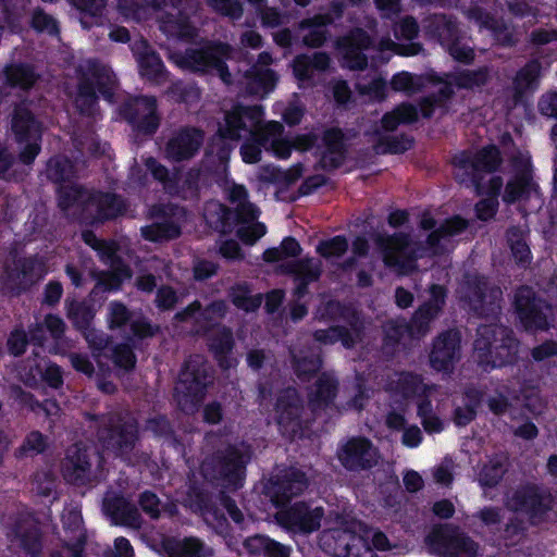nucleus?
<instances>
[{"instance_id":"obj_2","label":"nucleus","mask_w":557,"mask_h":557,"mask_svg":"<svg viewBox=\"0 0 557 557\" xmlns=\"http://www.w3.org/2000/svg\"><path fill=\"white\" fill-rule=\"evenodd\" d=\"M487 76L488 72L486 69H480L473 72H455L445 76L437 75L433 72L425 75H413L408 72L394 75L391 82L394 90L411 94L425 89L437 92L440 97L436 99L433 97L423 99L419 109L410 103H403L392 113H385V131L395 127L399 123L414 122L420 116H431L435 106L440 104L443 98H447L454 91V88H473L481 86L486 82Z\"/></svg>"},{"instance_id":"obj_17","label":"nucleus","mask_w":557,"mask_h":557,"mask_svg":"<svg viewBox=\"0 0 557 557\" xmlns=\"http://www.w3.org/2000/svg\"><path fill=\"white\" fill-rule=\"evenodd\" d=\"M87 71L88 73H84L81 79L77 95L75 96V103L83 113L91 114L96 103V87L111 102L115 76L109 67L97 63L89 62Z\"/></svg>"},{"instance_id":"obj_6","label":"nucleus","mask_w":557,"mask_h":557,"mask_svg":"<svg viewBox=\"0 0 557 557\" xmlns=\"http://www.w3.org/2000/svg\"><path fill=\"white\" fill-rule=\"evenodd\" d=\"M223 189L234 206V211L226 209L219 202H209L203 212L206 221L222 233L235 231L245 244H255L265 234L267 228L264 224L256 221L259 211L247 200L246 188L225 180Z\"/></svg>"},{"instance_id":"obj_30","label":"nucleus","mask_w":557,"mask_h":557,"mask_svg":"<svg viewBox=\"0 0 557 557\" xmlns=\"http://www.w3.org/2000/svg\"><path fill=\"white\" fill-rule=\"evenodd\" d=\"M370 44L369 36L360 29L341 40L338 50L343 59V65L351 70L362 69L367 64L363 51L369 48Z\"/></svg>"},{"instance_id":"obj_25","label":"nucleus","mask_w":557,"mask_h":557,"mask_svg":"<svg viewBox=\"0 0 557 557\" xmlns=\"http://www.w3.org/2000/svg\"><path fill=\"white\" fill-rule=\"evenodd\" d=\"M12 128L17 140L21 144L25 143L21 152L22 161L30 163L39 152L40 127L26 107H18L15 110Z\"/></svg>"},{"instance_id":"obj_39","label":"nucleus","mask_w":557,"mask_h":557,"mask_svg":"<svg viewBox=\"0 0 557 557\" xmlns=\"http://www.w3.org/2000/svg\"><path fill=\"white\" fill-rule=\"evenodd\" d=\"M162 548L169 557H212L213 552L205 547L197 539H164Z\"/></svg>"},{"instance_id":"obj_62","label":"nucleus","mask_w":557,"mask_h":557,"mask_svg":"<svg viewBox=\"0 0 557 557\" xmlns=\"http://www.w3.org/2000/svg\"><path fill=\"white\" fill-rule=\"evenodd\" d=\"M46 437L41 433L34 431L26 436L24 443L20 447V455L25 457H32L42 453L46 449Z\"/></svg>"},{"instance_id":"obj_33","label":"nucleus","mask_w":557,"mask_h":557,"mask_svg":"<svg viewBox=\"0 0 557 557\" xmlns=\"http://www.w3.org/2000/svg\"><path fill=\"white\" fill-rule=\"evenodd\" d=\"M330 66V58L323 52H315L311 57L301 54L293 60L292 69L298 86L310 84L315 73L324 72Z\"/></svg>"},{"instance_id":"obj_20","label":"nucleus","mask_w":557,"mask_h":557,"mask_svg":"<svg viewBox=\"0 0 557 557\" xmlns=\"http://www.w3.org/2000/svg\"><path fill=\"white\" fill-rule=\"evenodd\" d=\"M426 543L432 552L443 557H476L475 543L448 524L434 529Z\"/></svg>"},{"instance_id":"obj_9","label":"nucleus","mask_w":557,"mask_h":557,"mask_svg":"<svg viewBox=\"0 0 557 557\" xmlns=\"http://www.w3.org/2000/svg\"><path fill=\"white\" fill-rule=\"evenodd\" d=\"M185 7H190V0H151L146 5H139L138 0H119V9L126 18L143 21L154 15L163 33L178 38L194 35V27L184 15Z\"/></svg>"},{"instance_id":"obj_14","label":"nucleus","mask_w":557,"mask_h":557,"mask_svg":"<svg viewBox=\"0 0 557 557\" xmlns=\"http://www.w3.org/2000/svg\"><path fill=\"white\" fill-rule=\"evenodd\" d=\"M301 251L299 243L292 237L282 240L280 247L267 249L263 259L267 262L281 263V268L295 275L298 286L297 295L305 293V285L315 281L320 275V265L312 259L293 261Z\"/></svg>"},{"instance_id":"obj_64","label":"nucleus","mask_w":557,"mask_h":557,"mask_svg":"<svg viewBox=\"0 0 557 557\" xmlns=\"http://www.w3.org/2000/svg\"><path fill=\"white\" fill-rule=\"evenodd\" d=\"M418 35V25L411 17H404L394 27V36L397 40L410 41Z\"/></svg>"},{"instance_id":"obj_35","label":"nucleus","mask_w":557,"mask_h":557,"mask_svg":"<svg viewBox=\"0 0 557 557\" xmlns=\"http://www.w3.org/2000/svg\"><path fill=\"white\" fill-rule=\"evenodd\" d=\"M202 143V134L197 129H185L175 135L166 145V158L181 161L194 156Z\"/></svg>"},{"instance_id":"obj_18","label":"nucleus","mask_w":557,"mask_h":557,"mask_svg":"<svg viewBox=\"0 0 557 557\" xmlns=\"http://www.w3.org/2000/svg\"><path fill=\"white\" fill-rule=\"evenodd\" d=\"M458 294L460 300L480 315L495 318L500 309L502 290L496 287L487 289L485 278L479 275H468Z\"/></svg>"},{"instance_id":"obj_12","label":"nucleus","mask_w":557,"mask_h":557,"mask_svg":"<svg viewBox=\"0 0 557 557\" xmlns=\"http://www.w3.org/2000/svg\"><path fill=\"white\" fill-rule=\"evenodd\" d=\"M94 314V309L83 302H67V315L75 326L83 331L86 341L94 351V356L97 358L99 370L104 372V363L100 358L107 356L108 351L111 352L116 367L124 370L132 369L135 364V356L128 346L122 345L111 349L108 347V342L102 334L94 329H89Z\"/></svg>"},{"instance_id":"obj_28","label":"nucleus","mask_w":557,"mask_h":557,"mask_svg":"<svg viewBox=\"0 0 557 557\" xmlns=\"http://www.w3.org/2000/svg\"><path fill=\"white\" fill-rule=\"evenodd\" d=\"M47 273L44 264L37 260H18L8 265L1 276L3 286L10 290L25 288Z\"/></svg>"},{"instance_id":"obj_47","label":"nucleus","mask_w":557,"mask_h":557,"mask_svg":"<svg viewBox=\"0 0 557 557\" xmlns=\"http://www.w3.org/2000/svg\"><path fill=\"white\" fill-rule=\"evenodd\" d=\"M482 400V394L480 391L470 388L462 396L461 404L456 406L454 420L457 425H467L470 423L479 408Z\"/></svg>"},{"instance_id":"obj_57","label":"nucleus","mask_w":557,"mask_h":557,"mask_svg":"<svg viewBox=\"0 0 557 557\" xmlns=\"http://www.w3.org/2000/svg\"><path fill=\"white\" fill-rule=\"evenodd\" d=\"M136 438V430L133 424H125L119 432L112 431L109 438L103 441L107 449L112 448L123 451L124 447L131 446Z\"/></svg>"},{"instance_id":"obj_1","label":"nucleus","mask_w":557,"mask_h":557,"mask_svg":"<svg viewBox=\"0 0 557 557\" xmlns=\"http://www.w3.org/2000/svg\"><path fill=\"white\" fill-rule=\"evenodd\" d=\"M263 110L260 106L242 107L235 106L225 113L224 121L219 125L218 136L211 144L208 158L215 156L219 164L226 168L232 147L225 141H238L242 138L250 137L240 147V156L245 163H257L261 159V148L272 151L281 159L289 157L292 149L307 150L313 146L311 135L297 137L294 145L283 136V126L278 122L262 124Z\"/></svg>"},{"instance_id":"obj_31","label":"nucleus","mask_w":557,"mask_h":557,"mask_svg":"<svg viewBox=\"0 0 557 557\" xmlns=\"http://www.w3.org/2000/svg\"><path fill=\"white\" fill-rule=\"evenodd\" d=\"M275 411L277 424L281 430L290 436H296L300 426V408L295 389L289 388L284 392L277 400Z\"/></svg>"},{"instance_id":"obj_52","label":"nucleus","mask_w":557,"mask_h":557,"mask_svg":"<svg viewBox=\"0 0 557 557\" xmlns=\"http://www.w3.org/2000/svg\"><path fill=\"white\" fill-rule=\"evenodd\" d=\"M508 243L516 262L521 267L529 264L531 261V251L525 242L524 231L522 228L509 230Z\"/></svg>"},{"instance_id":"obj_19","label":"nucleus","mask_w":557,"mask_h":557,"mask_svg":"<svg viewBox=\"0 0 557 557\" xmlns=\"http://www.w3.org/2000/svg\"><path fill=\"white\" fill-rule=\"evenodd\" d=\"M83 239L87 245L97 250L100 258L106 263H109L111 268L110 272L97 284L92 292L94 296L99 292L115 290L125 280L131 278L129 270L123 267L116 259L115 243L101 242L90 232L83 233Z\"/></svg>"},{"instance_id":"obj_15","label":"nucleus","mask_w":557,"mask_h":557,"mask_svg":"<svg viewBox=\"0 0 557 557\" xmlns=\"http://www.w3.org/2000/svg\"><path fill=\"white\" fill-rule=\"evenodd\" d=\"M231 48L222 44H207L197 49H188L185 54L171 53L170 59L181 69L216 73L221 79L231 83L224 62L230 59Z\"/></svg>"},{"instance_id":"obj_32","label":"nucleus","mask_w":557,"mask_h":557,"mask_svg":"<svg viewBox=\"0 0 557 557\" xmlns=\"http://www.w3.org/2000/svg\"><path fill=\"white\" fill-rule=\"evenodd\" d=\"M62 473L66 481L73 484H85L91 480V470L86 450L79 446L69 448L62 463Z\"/></svg>"},{"instance_id":"obj_59","label":"nucleus","mask_w":557,"mask_h":557,"mask_svg":"<svg viewBox=\"0 0 557 557\" xmlns=\"http://www.w3.org/2000/svg\"><path fill=\"white\" fill-rule=\"evenodd\" d=\"M512 399L517 404L522 403L525 409L532 414L540 413L544 407V400L540 396L537 388L529 385H524L521 388V398L515 396Z\"/></svg>"},{"instance_id":"obj_29","label":"nucleus","mask_w":557,"mask_h":557,"mask_svg":"<svg viewBox=\"0 0 557 557\" xmlns=\"http://www.w3.org/2000/svg\"><path fill=\"white\" fill-rule=\"evenodd\" d=\"M63 539L69 557H82L85 543V532L82 524L81 511L76 506L64 509L62 515Z\"/></svg>"},{"instance_id":"obj_43","label":"nucleus","mask_w":557,"mask_h":557,"mask_svg":"<svg viewBox=\"0 0 557 557\" xmlns=\"http://www.w3.org/2000/svg\"><path fill=\"white\" fill-rule=\"evenodd\" d=\"M108 320L110 327L120 326L127 320H131L132 330L139 337L152 334L151 326L145 320L131 317L126 307L119 302L110 304Z\"/></svg>"},{"instance_id":"obj_37","label":"nucleus","mask_w":557,"mask_h":557,"mask_svg":"<svg viewBox=\"0 0 557 557\" xmlns=\"http://www.w3.org/2000/svg\"><path fill=\"white\" fill-rule=\"evenodd\" d=\"M132 50L137 59L141 76L151 81L162 76L163 64L160 58L149 48L147 41H134Z\"/></svg>"},{"instance_id":"obj_38","label":"nucleus","mask_w":557,"mask_h":557,"mask_svg":"<svg viewBox=\"0 0 557 557\" xmlns=\"http://www.w3.org/2000/svg\"><path fill=\"white\" fill-rule=\"evenodd\" d=\"M468 17L473 20L480 28H484L491 33L495 41L500 45H509L513 42V30L494 20L490 14L484 13L480 7H474L466 11Z\"/></svg>"},{"instance_id":"obj_36","label":"nucleus","mask_w":557,"mask_h":557,"mask_svg":"<svg viewBox=\"0 0 557 557\" xmlns=\"http://www.w3.org/2000/svg\"><path fill=\"white\" fill-rule=\"evenodd\" d=\"M208 368L201 357H195L185 364L180 376L177 389H186L188 395L197 396L207 385Z\"/></svg>"},{"instance_id":"obj_63","label":"nucleus","mask_w":557,"mask_h":557,"mask_svg":"<svg viewBox=\"0 0 557 557\" xmlns=\"http://www.w3.org/2000/svg\"><path fill=\"white\" fill-rule=\"evenodd\" d=\"M348 247L346 239L342 236H336L330 240L322 242L317 251L326 259H333L342 256Z\"/></svg>"},{"instance_id":"obj_46","label":"nucleus","mask_w":557,"mask_h":557,"mask_svg":"<svg viewBox=\"0 0 557 557\" xmlns=\"http://www.w3.org/2000/svg\"><path fill=\"white\" fill-rule=\"evenodd\" d=\"M327 15H317L313 18L301 22L299 28L302 33L304 44L310 47H318L325 40L324 26L332 22Z\"/></svg>"},{"instance_id":"obj_21","label":"nucleus","mask_w":557,"mask_h":557,"mask_svg":"<svg viewBox=\"0 0 557 557\" xmlns=\"http://www.w3.org/2000/svg\"><path fill=\"white\" fill-rule=\"evenodd\" d=\"M324 510L312 504L296 503L287 508L277 510L275 518L280 525L293 533L309 534L317 531Z\"/></svg>"},{"instance_id":"obj_42","label":"nucleus","mask_w":557,"mask_h":557,"mask_svg":"<svg viewBox=\"0 0 557 557\" xmlns=\"http://www.w3.org/2000/svg\"><path fill=\"white\" fill-rule=\"evenodd\" d=\"M21 377L29 386H35L40 381H45L49 386L57 388L63 382L60 368L48 363L44 359H40L34 368L32 367L28 373L21 374Z\"/></svg>"},{"instance_id":"obj_48","label":"nucleus","mask_w":557,"mask_h":557,"mask_svg":"<svg viewBox=\"0 0 557 557\" xmlns=\"http://www.w3.org/2000/svg\"><path fill=\"white\" fill-rule=\"evenodd\" d=\"M244 545L250 554H263L268 557H287L289 554L287 546L262 535L247 539Z\"/></svg>"},{"instance_id":"obj_11","label":"nucleus","mask_w":557,"mask_h":557,"mask_svg":"<svg viewBox=\"0 0 557 557\" xmlns=\"http://www.w3.org/2000/svg\"><path fill=\"white\" fill-rule=\"evenodd\" d=\"M59 205L64 211L73 210L97 220L115 218L123 213L124 203L109 194H91L77 185L67 183L59 188Z\"/></svg>"},{"instance_id":"obj_41","label":"nucleus","mask_w":557,"mask_h":557,"mask_svg":"<svg viewBox=\"0 0 557 557\" xmlns=\"http://www.w3.org/2000/svg\"><path fill=\"white\" fill-rule=\"evenodd\" d=\"M335 391L336 383L331 374L324 373L317 380L309 396V406L317 416L331 409L330 404L335 396Z\"/></svg>"},{"instance_id":"obj_23","label":"nucleus","mask_w":557,"mask_h":557,"mask_svg":"<svg viewBox=\"0 0 557 557\" xmlns=\"http://www.w3.org/2000/svg\"><path fill=\"white\" fill-rule=\"evenodd\" d=\"M515 307L521 323L527 329L544 330L549 326L548 314L553 308L534 298L529 287H521L515 296Z\"/></svg>"},{"instance_id":"obj_34","label":"nucleus","mask_w":557,"mask_h":557,"mask_svg":"<svg viewBox=\"0 0 557 557\" xmlns=\"http://www.w3.org/2000/svg\"><path fill=\"white\" fill-rule=\"evenodd\" d=\"M126 117L137 128L146 133L153 132L158 126L156 100L150 97L135 99L128 106Z\"/></svg>"},{"instance_id":"obj_49","label":"nucleus","mask_w":557,"mask_h":557,"mask_svg":"<svg viewBox=\"0 0 557 557\" xmlns=\"http://www.w3.org/2000/svg\"><path fill=\"white\" fill-rule=\"evenodd\" d=\"M325 151L322 161L324 165L337 166L343 159V134L339 129H330L324 134Z\"/></svg>"},{"instance_id":"obj_5","label":"nucleus","mask_w":557,"mask_h":557,"mask_svg":"<svg viewBox=\"0 0 557 557\" xmlns=\"http://www.w3.org/2000/svg\"><path fill=\"white\" fill-rule=\"evenodd\" d=\"M499 163V151L495 146L484 147L475 154L463 151L454 157L456 178L462 184L473 185L479 195H487L475 206L476 216L483 221L492 219L498 207L497 196L503 181L492 172Z\"/></svg>"},{"instance_id":"obj_4","label":"nucleus","mask_w":557,"mask_h":557,"mask_svg":"<svg viewBox=\"0 0 557 557\" xmlns=\"http://www.w3.org/2000/svg\"><path fill=\"white\" fill-rule=\"evenodd\" d=\"M436 392L434 385L424 384L420 376L410 372L395 373L389 377L385 393H388L393 403L398 405V410L387 414L385 425L401 434V443L406 447L416 448L422 442L421 430L416 425H408L404 418V408L410 401L417 403L418 414L426 432L438 433L443 430V421L431 413L430 398Z\"/></svg>"},{"instance_id":"obj_24","label":"nucleus","mask_w":557,"mask_h":557,"mask_svg":"<svg viewBox=\"0 0 557 557\" xmlns=\"http://www.w3.org/2000/svg\"><path fill=\"white\" fill-rule=\"evenodd\" d=\"M460 357V334L449 330L440 334L433 342L429 362L433 370L450 373Z\"/></svg>"},{"instance_id":"obj_44","label":"nucleus","mask_w":557,"mask_h":557,"mask_svg":"<svg viewBox=\"0 0 557 557\" xmlns=\"http://www.w3.org/2000/svg\"><path fill=\"white\" fill-rule=\"evenodd\" d=\"M246 81L250 94L264 97L274 89L277 76L272 70L256 65L247 74Z\"/></svg>"},{"instance_id":"obj_40","label":"nucleus","mask_w":557,"mask_h":557,"mask_svg":"<svg viewBox=\"0 0 557 557\" xmlns=\"http://www.w3.org/2000/svg\"><path fill=\"white\" fill-rule=\"evenodd\" d=\"M444 27L438 32L442 46L447 48L449 54L459 62L469 63L473 59V50L466 44H462L457 35V27L451 21L442 18Z\"/></svg>"},{"instance_id":"obj_3","label":"nucleus","mask_w":557,"mask_h":557,"mask_svg":"<svg viewBox=\"0 0 557 557\" xmlns=\"http://www.w3.org/2000/svg\"><path fill=\"white\" fill-rule=\"evenodd\" d=\"M436 224L432 214L424 212L420 220V228L431 233L424 236L423 242L404 233H397L389 239L385 238V265L396 268L401 274L412 272L418 268V260L447 251L451 247V238L466 230L468 223L460 216H454L438 227Z\"/></svg>"},{"instance_id":"obj_10","label":"nucleus","mask_w":557,"mask_h":557,"mask_svg":"<svg viewBox=\"0 0 557 557\" xmlns=\"http://www.w3.org/2000/svg\"><path fill=\"white\" fill-rule=\"evenodd\" d=\"M517 351L518 343L511 337V331L507 327L493 322L478 327L474 358L484 370L511 362Z\"/></svg>"},{"instance_id":"obj_8","label":"nucleus","mask_w":557,"mask_h":557,"mask_svg":"<svg viewBox=\"0 0 557 557\" xmlns=\"http://www.w3.org/2000/svg\"><path fill=\"white\" fill-rule=\"evenodd\" d=\"M321 548L336 557H377L383 550L381 532L351 523L347 528H330L320 536Z\"/></svg>"},{"instance_id":"obj_16","label":"nucleus","mask_w":557,"mask_h":557,"mask_svg":"<svg viewBox=\"0 0 557 557\" xmlns=\"http://www.w3.org/2000/svg\"><path fill=\"white\" fill-rule=\"evenodd\" d=\"M516 175L507 183L503 199L507 203L516 201L530 202V207L522 208L524 212L541 208L543 201L537 186L531 177V156L528 151H519L513 159Z\"/></svg>"},{"instance_id":"obj_60","label":"nucleus","mask_w":557,"mask_h":557,"mask_svg":"<svg viewBox=\"0 0 557 557\" xmlns=\"http://www.w3.org/2000/svg\"><path fill=\"white\" fill-rule=\"evenodd\" d=\"M47 174L54 182H66L73 174V165L66 158H53L48 162Z\"/></svg>"},{"instance_id":"obj_26","label":"nucleus","mask_w":557,"mask_h":557,"mask_svg":"<svg viewBox=\"0 0 557 557\" xmlns=\"http://www.w3.org/2000/svg\"><path fill=\"white\" fill-rule=\"evenodd\" d=\"M146 166L153 177L164 184L170 193L180 194L183 198L193 197L198 188L200 180L199 171H189L185 175L169 177L168 170L153 158L146 160Z\"/></svg>"},{"instance_id":"obj_55","label":"nucleus","mask_w":557,"mask_h":557,"mask_svg":"<svg viewBox=\"0 0 557 557\" xmlns=\"http://www.w3.org/2000/svg\"><path fill=\"white\" fill-rule=\"evenodd\" d=\"M306 487L307 480L305 479L304 473L300 471H292L280 487L282 490V495H276L273 498V502L278 506L283 499H289L290 497L300 494Z\"/></svg>"},{"instance_id":"obj_22","label":"nucleus","mask_w":557,"mask_h":557,"mask_svg":"<svg viewBox=\"0 0 557 557\" xmlns=\"http://www.w3.org/2000/svg\"><path fill=\"white\" fill-rule=\"evenodd\" d=\"M249 459L250 450L244 443L228 447L219 462L218 474L212 478L223 481L222 485L228 490H237L243 486L245 466Z\"/></svg>"},{"instance_id":"obj_56","label":"nucleus","mask_w":557,"mask_h":557,"mask_svg":"<svg viewBox=\"0 0 557 557\" xmlns=\"http://www.w3.org/2000/svg\"><path fill=\"white\" fill-rule=\"evenodd\" d=\"M44 327L50 333L52 338L57 339L64 333L65 324L63 320L57 315H47L44 326L37 325L34 330L30 331L32 339L36 341L40 345L45 341Z\"/></svg>"},{"instance_id":"obj_27","label":"nucleus","mask_w":557,"mask_h":557,"mask_svg":"<svg viewBox=\"0 0 557 557\" xmlns=\"http://www.w3.org/2000/svg\"><path fill=\"white\" fill-rule=\"evenodd\" d=\"M377 457V449L366 438H351L338 451L339 461L349 470L371 468Z\"/></svg>"},{"instance_id":"obj_7","label":"nucleus","mask_w":557,"mask_h":557,"mask_svg":"<svg viewBox=\"0 0 557 557\" xmlns=\"http://www.w3.org/2000/svg\"><path fill=\"white\" fill-rule=\"evenodd\" d=\"M506 507L510 516L503 541L509 547L523 539L524 520L537 524L550 518L552 498L537 486L525 485L508 494Z\"/></svg>"},{"instance_id":"obj_58","label":"nucleus","mask_w":557,"mask_h":557,"mask_svg":"<svg viewBox=\"0 0 557 557\" xmlns=\"http://www.w3.org/2000/svg\"><path fill=\"white\" fill-rule=\"evenodd\" d=\"M16 399L21 405H24L33 411H37V409L41 410L46 417L51 420L57 417L60 411L57 403L52 400H46L44 404H39L38 401L34 400L32 395L22 391L16 392Z\"/></svg>"},{"instance_id":"obj_54","label":"nucleus","mask_w":557,"mask_h":557,"mask_svg":"<svg viewBox=\"0 0 557 557\" xmlns=\"http://www.w3.org/2000/svg\"><path fill=\"white\" fill-rule=\"evenodd\" d=\"M181 226L171 221L152 223L141 228L143 236L151 242L174 238L180 235Z\"/></svg>"},{"instance_id":"obj_61","label":"nucleus","mask_w":557,"mask_h":557,"mask_svg":"<svg viewBox=\"0 0 557 557\" xmlns=\"http://www.w3.org/2000/svg\"><path fill=\"white\" fill-rule=\"evenodd\" d=\"M231 296L234 305L245 311H252L261 305V296L249 295V290L246 286H237L233 288Z\"/></svg>"},{"instance_id":"obj_45","label":"nucleus","mask_w":557,"mask_h":557,"mask_svg":"<svg viewBox=\"0 0 557 557\" xmlns=\"http://www.w3.org/2000/svg\"><path fill=\"white\" fill-rule=\"evenodd\" d=\"M541 64L539 61L528 63L516 76L513 82L515 102L522 98L523 94L533 91L539 85Z\"/></svg>"},{"instance_id":"obj_13","label":"nucleus","mask_w":557,"mask_h":557,"mask_svg":"<svg viewBox=\"0 0 557 557\" xmlns=\"http://www.w3.org/2000/svg\"><path fill=\"white\" fill-rule=\"evenodd\" d=\"M445 297L444 287L432 285L430 288V299L417 310L410 324L399 322L385 323V347L388 341L399 343L405 342L407 338L424 336L430 329L431 321L441 311Z\"/></svg>"},{"instance_id":"obj_51","label":"nucleus","mask_w":557,"mask_h":557,"mask_svg":"<svg viewBox=\"0 0 557 557\" xmlns=\"http://www.w3.org/2000/svg\"><path fill=\"white\" fill-rule=\"evenodd\" d=\"M5 78L12 86L27 89L36 82L37 76L33 69L26 64H11L4 70Z\"/></svg>"},{"instance_id":"obj_53","label":"nucleus","mask_w":557,"mask_h":557,"mask_svg":"<svg viewBox=\"0 0 557 557\" xmlns=\"http://www.w3.org/2000/svg\"><path fill=\"white\" fill-rule=\"evenodd\" d=\"M507 458L504 455L496 456L485 465L479 473V483L482 487H492L502 479L505 472Z\"/></svg>"},{"instance_id":"obj_50","label":"nucleus","mask_w":557,"mask_h":557,"mask_svg":"<svg viewBox=\"0 0 557 557\" xmlns=\"http://www.w3.org/2000/svg\"><path fill=\"white\" fill-rule=\"evenodd\" d=\"M218 338L211 339L210 347L214 351V355L222 368H232L236 364V359L228 356L232 349L231 332L223 329L218 332Z\"/></svg>"}]
</instances>
